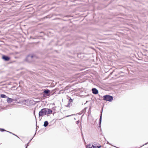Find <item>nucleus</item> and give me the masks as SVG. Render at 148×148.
Returning <instances> with one entry per match:
<instances>
[{
    "mask_svg": "<svg viewBox=\"0 0 148 148\" xmlns=\"http://www.w3.org/2000/svg\"><path fill=\"white\" fill-rule=\"evenodd\" d=\"M103 100L106 101H108L110 102L113 99V97L112 96L109 95H106L103 96Z\"/></svg>",
    "mask_w": 148,
    "mask_h": 148,
    "instance_id": "obj_1",
    "label": "nucleus"
},
{
    "mask_svg": "<svg viewBox=\"0 0 148 148\" xmlns=\"http://www.w3.org/2000/svg\"><path fill=\"white\" fill-rule=\"evenodd\" d=\"M47 114L46 108L42 109L39 112V116H43Z\"/></svg>",
    "mask_w": 148,
    "mask_h": 148,
    "instance_id": "obj_2",
    "label": "nucleus"
},
{
    "mask_svg": "<svg viewBox=\"0 0 148 148\" xmlns=\"http://www.w3.org/2000/svg\"><path fill=\"white\" fill-rule=\"evenodd\" d=\"M33 56L32 55H29L27 57L26 59V60L28 62H30L32 60V59L33 57Z\"/></svg>",
    "mask_w": 148,
    "mask_h": 148,
    "instance_id": "obj_3",
    "label": "nucleus"
},
{
    "mask_svg": "<svg viewBox=\"0 0 148 148\" xmlns=\"http://www.w3.org/2000/svg\"><path fill=\"white\" fill-rule=\"evenodd\" d=\"M101 147V146H95L93 145L89 144L88 145L86 146V148H100Z\"/></svg>",
    "mask_w": 148,
    "mask_h": 148,
    "instance_id": "obj_4",
    "label": "nucleus"
},
{
    "mask_svg": "<svg viewBox=\"0 0 148 148\" xmlns=\"http://www.w3.org/2000/svg\"><path fill=\"white\" fill-rule=\"evenodd\" d=\"M47 114H50L52 113V111L50 109L46 108Z\"/></svg>",
    "mask_w": 148,
    "mask_h": 148,
    "instance_id": "obj_5",
    "label": "nucleus"
},
{
    "mask_svg": "<svg viewBox=\"0 0 148 148\" xmlns=\"http://www.w3.org/2000/svg\"><path fill=\"white\" fill-rule=\"evenodd\" d=\"M92 91L93 94H97L98 93V91L95 88H93L92 89Z\"/></svg>",
    "mask_w": 148,
    "mask_h": 148,
    "instance_id": "obj_6",
    "label": "nucleus"
},
{
    "mask_svg": "<svg viewBox=\"0 0 148 148\" xmlns=\"http://www.w3.org/2000/svg\"><path fill=\"white\" fill-rule=\"evenodd\" d=\"M2 58L6 61H8L10 59V58L9 57L5 56H3Z\"/></svg>",
    "mask_w": 148,
    "mask_h": 148,
    "instance_id": "obj_7",
    "label": "nucleus"
},
{
    "mask_svg": "<svg viewBox=\"0 0 148 148\" xmlns=\"http://www.w3.org/2000/svg\"><path fill=\"white\" fill-rule=\"evenodd\" d=\"M7 101L8 102L10 103L13 101V99L11 98L8 97V99H7Z\"/></svg>",
    "mask_w": 148,
    "mask_h": 148,
    "instance_id": "obj_8",
    "label": "nucleus"
},
{
    "mask_svg": "<svg viewBox=\"0 0 148 148\" xmlns=\"http://www.w3.org/2000/svg\"><path fill=\"white\" fill-rule=\"evenodd\" d=\"M102 111L101 112V115L100 116L99 121V124L100 125H101V119H102Z\"/></svg>",
    "mask_w": 148,
    "mask_h": 148,
    "instance_id": "obj_9",
    "label": "nucleus"
},
{
    "mask_svg": "<svg viewBox=\"0 0 148 148\" xmlns=\"http://www.w3.org/2000/svg\"><path fill=\"white\" fill-rule=\"evenodd\" d=\"M50 92V91L48 90H45L43 92L46 94H47L49 93Z\"/></svg>",
    "mask_w": 148,
    "mask_h": 148,
    "instance_id": "obj_10",
    "label": "nucleus"
},
{
    "mask_svg": "<svg viewBox=\"0 0 148 148\" xmlns=\"http://www.w3.org/2000/svg\"><path fill=\"white\" fill-rule=\"evenodd\" d=\"M48 121H46L44 123L43 126L45 127H46L48 125Z\"/></svg>",
    "mask_w": 148,
    "mask_h": 148,
    "instance_id": "obj_11",
    "label": "nucleus"
},
{
    "mask_svg": "<svg viewBox=\"0 0 148 148\" xmlns=\"http://www.w3.org/2000/svg\"><path fill=\"white\" fill-rule=\"evenodd\" d=\"M0 97H1L2 98H6L7 97V96L4 94H1Z\"/></svg>",
    "mask_w": 148,
    "mask_h": 148,
    "instance_id": "obj_12",
    "label": "nucleus"
},
{
    "mask_svg": "<svg viewBox=\"0 0 148 148\" xmlns=\"http://www.w3.org/2000/svg\"><path fill=\"white\" fill-rule=\"evenodd\" d=\"M73 101V100L72 99H70L69 100V103H68V105L67 106L68 107H69V105H70V103H71Z\"/></svg>",
    "mask_w": 148,
    "mask_h": 148,
    "instance_id": "obj_13",
    "label": "nucleus"
},
{
    "mask_svg": "<svg viewBox=\"0 0 148 148\" xmlns=\"http://www.w3.org/2000/svg\"><path fill=\"white\" fill-rule=\"evenodd\" d=\"M0 131L3 132V131H6L4 129L2 128H0Z\"/></svg>",
    "mask_w": 148,
    "mask_h": 148,
    "instance_id": "obj_14",
    "label": "nucleus"
},
{
    "mask_svg": "<svg viewBox=\"0 0 148 148\" xmlns=\"http://www.w3.org/2000/svg\"><path fill=\"white\" fill-rule=\"evenodd\" d=\"M75 115V114H71V115H67V116H66V117H69V116H72V115Z\"/></svg>",
    "mask_w": 148,
    "mask_h": 148,
    "instance_id": "obj_15",
    "label": "nucleus"
},
{
    "mask_svg": "<svg viewBox=\"0 0 148 148\" xmlns=\"http://www.w3.org/2000/svg\"><path fill=\"white\" fill-rule=\"evenodd\" d=\"M6 132H8L10 133V134H13V135H15V136H16V135H15V134H13V133H12L11 132H9V131H6Z\"/></svg>",
    "mask_w": 148,
    "mask_h": 148,
    "instance_id": "obj_16",
    "label": "nucleus"
},
{
    "mask_svg": "<svg viewBox=\"0 0 148 148\" xmlns=\"http://www.w3.org/2000/svg\"><path fill=\"white\" fill-rule=\"evenodd\" d=\"M32 139H31V140H30L29 141L28 143L27 144H28H28H29V143L31 141V140H32Z\"/></svg>",
    "mask_w": 148,
    "mask_h": 148,
    "instance_id": "obj_17",
    "label": "nucleus"
},
{
    "mask_svg": "<svg viewBox=\"0 0 148 148\" xmlns=\"http://www.w3.org/2000/svg\"><path fill=\"white\" fill-rule=\"evenodd\" d=\"M79 123V121H77L76 122V123L77 124H78Z\"/></svg>",
    "mask_w": 148,
    "mask_h": 148,
    "instance_id": "obj_18",
    "label": "nucleus"
},
{
    "mask_svg": "<svg viewBox=\"0 0 148 148\" xmlns=\"http://www.w3.org/2000/svg\"><path fill=\"white\" fill-rule=\"evenodd\" d=\"M28 146V144H27L26 145V147L25 148H27V147Z\"/></svg>",
    "mask_w": 148,
    "mask_h": 148,
    "instance_id": "obj_19",
    "label": "nucleus"
},
{
    "mask_svg": "<svg viewBox=\"0 0 148 148\" xmlns=\"http://www.w3.org/2000/svg\"><path fill=\"white\" fill-rule=\"evenodd\" d=\"M147 144V143H146L145 144V145H146V144Z\"/></svg>",
    "mask_w": 148,
    "mask_h": 148,
    "instance_id": "obj_20",
    "label": "nucleus"
},
{
    "mask_svg": "<svg viewBox=\"0 0 148 148\" xmlns=\"http://www.w3.org/2000/svg\"><path fill=\"white\" fill-rule=\"evenodd\" d=\"M107 143L109 144H110H110L108 142Z\"/></svg>",
    "mask_w": 148,
    "mask_h": 148,
    "instance_id": "obj_21",
    "label": "nucleus"
},
{
    "mask_svg": "<svg viewBox=\"0 0 148 148\" xmlns=\"http://www.w3.org/2000/svg\"><path fill=\"white\" fill-rule=\"evenodd\" d=\"M36 134V133H35V134H34V136Z\"/></svg>",
    "mask_w": 148,
    "mask_h": 148,
    "instance_id": "obj_22",
    "label": "nucleus"
},
{
    "mask_svg": "<svg viewBox=\"0 0 148 148\" xmlns=\"http://www.w3.org/2000/svg\"><path fill=\"white\" fill-rule=\"evenodd\" d=\"M74 119L75 120V119H75V118H74Z\"/></svg>",
    "mask_w": 148,
    "mask_h": 148,
    "instance_id": "obj_23",
    "label": "nucleus"
}]
</instances>
